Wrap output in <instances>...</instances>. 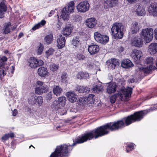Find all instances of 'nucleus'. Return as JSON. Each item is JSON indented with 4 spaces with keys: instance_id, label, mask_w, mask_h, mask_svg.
Returning <instances> with one entry per match:
<instances>
[{
    "instance_id": "obj_63",
    "label": "nucleus",
    "mask_w": 157,
    "mask_h": 157,
    "mask_svg": "<svg viewBox=\"0 0 157 157\" xmlns=\"http://www.w3.org/2000/svg\"><path fill=\"white\" fill-rule=\"evenodd\" d=\"M154 33L156 39L157 40V29H156L154 30Z\"/></svg>"
},
{
    "instance_id": "obj_56",
    "label": "nucleus",
    "mask_w": 157,
    "mask_h": 157,
    "mask_svg": "<svg viewBox=\"0 0 157 157\" xmlns=\"http://www.w3.org/2000/svg\"><path fill=\"white\" fill-rule=\"evenodd\" d=\"M110 101L112 103H114L116 101V96L113 95L111 96L110 98Z\"/></svg>"
},
{
    "instance_id": "obj_17",
    "label": "nucleus",
    "mask_w": 157,
    "mask_h": 157,
    "mask_svg": "<svg viewBox=\"0 0 157 157\" xmlns=\"http://www.w3.org/2000/svg\"><path fill=\"white\" fill-rule=\"evenodd\" d=\"M117 85L114 82L109 83L106 88L107 92L109 94L114 93L116 90Z\"/></svg>"
},
{
    "instance_id": "obj_46",
    "label": "nucleus",
    "mask_w": 157,
    "mask_h": 157,
    "mask_svg": "<svg viewBox=\"0 0 157 157\" xmlns=\"http://www.w3.org/2000/svg\"><path fill=\"white\" fill-rule=\"evenodd\" d=\"M50 70L54 72L57 71L59 68V66L58 65L53 63L50 65Z\"/></svg>"
},
{
    "instance_id": "obj_47",
    "label": "nucleus",
    "mask_w": 157,
    "mask_h": 157,
    "mask_svg": "<svg viewBox=\"0 0 157 157\" xmlns=\"http://www.w3.org/2000/svg\"><path fill=\"white\" fill-rule=\"evenodd\" d=\"M67 75L65 73H63L61 76V81L64 83H66L67 82Z\"/></svg>"
},
{
    "instance_id": "obj_35",
    "label": "nucleus",
    "mask_w": 157,
    "mask_h": 157,
    "mask_svg": "<svg viewBox=\"0 0 157 157\" xmlns=\"http://www.w3.org/2000/svg\"><path fill=\"white\" fill-rule=\"evenodd\" d=\"M77 102L78 105H80L81 107H86V105L87 104L85 97L79 98Z\"/></svg>"
},
{
    "instance_id": "obj_42",
    "label": "nucleus",
    "mask_w": 157,
    "mask_h": 157,
    "mask_svg": "<svg viewBox=\"0 0 157 157\" xmlns=\"http://www.w3.org/2000/svg\"><path fill=\"white\" fill-rule=\"evenodd\" d=\"M135 144L133 143H131L126 144V149L127 152H129L134 149Z\"/></svg>"
},
{
    "instance_id": "obj_38",
    "label": "nucleus",
    "mask_w": 157,
    "mask_h": 157,
    "mask_svg": "<svg viewBox=\"0 0 157 157\" xmlns=\"http://www.w3.org/2000/svg\"><path fill=\"white\" fill-rule=\"evenodd\" d=\"M36 96L35 94L30 96L28 99V101L29 104L32 105L36 104Z\"/></svg>"
},
{
    "instance_id": "obj_13",
    "label": "nucleus",
    "mask_w": 157,
    "mask_h": 157,
    "mask_svg": "<svg viewBox=\"0 0 157 157\" xmlns=\"http://www.w3.org/2000/svg\"><path fill=\"white\" fill-rule=\"evenodd\" d=\"M148 52L151 55H154L157 52V43H151L148 47Z\"/></svg>"
},
{
    "instance_id": "obj_29",
    "label": "nucleus",
    "mask_w": 157,
    "mask_h": 157,
    "mask_svg": "<svg viewBox=\"0 0 157 157\" xmlns=\"http://www.w3.org/2000/svg\"><path fill=\"white\" fill-rule=\"evenodd\" d=\"M139 71H140L142 72H144L145 73H149L150 71L152 70V66L149 65L147 67H143L140 66L138 67Z\"/></svg>"
},
{
    "instance_id": "obj_44",
    "label": "nucleus",
    "mask_w": 157,
    "mask_h": 157,
    "mask_svg": "<svg viewBox=\"0 0 157 157\" xmlns=\"http://www.w3.org/2000/svg\"><path fill=\"white\" fill-rule=\"evenodd\" d=\"M36 104L40 106L43 103V98L42 96H40L38 97L36 96L35 100Z\"/></svg>"
},
{
    "instance_id": "obj_51",
    "label": "nucleus",
    "mask_w": 157,
    "mask_h": 157,
    "mask_svg": "<svg viewBox=\"0 0 157 157\" xmlns=\"http://www.w3.org/2000/svg\"><path fill=\"white\" fill-rule=\"evenodd\" d=\"M54 52V49L52 48H49L48 50L46 52V54L47 57H48L52 55Z\"/></svg>"
},
{
    "instance_id": "obj_11",
    "label": "nucleus",
    "mask_w": 157,
    "mask_h": 157,
    "mask_svg": "<svg viewBox=\"0 0 157 157\" xmlns=\"http://www.w3.org/2000/svg\"><path fill=\"white\" fill-rule=\"evenodd\" d=\"M139 29L140 26L138 22H134L131 25L129 33L130 34H133L134 33H136L139 31Z\"/></svg>"
},
{
    "instance_id": "obj_27",
    "label": "nucleus",
    "mask_w": 157,
    "mask_h": 157,
    "mask_svg": "<svg viewBox=\"0 0 157 157\" xmlns=\"http://www.w3.org/2000/svg\"><path fill=\"white\" fill-rule=\"evenodd\" d=\"M62 88L59 86H55L53 88V93L54 95L58 96H59L63 92Z\"/></svg>"
},
{
    "instance_id": "obj_9",
    "label": "nucleus",
    "mask_w": 157,
    "mask_h": 157,
    "mask_svg": "<svg viewBox=\"0 0 157 157\" xmlns=\"http://www.w3.org/2000/svg\"><path fill=\"white\" fill-rule=\"evenodd\" d=\"M131 56L136 62L138 63L140 58L142 57V53L140 51L135 49L132 51Z\"/></svg>"
},
{
    "instance_id": "obj_43",
    "label": "nucleus",
    "mask_w": 157,
    "mask_h": 157,
    "mask_svg": "<svg viewBox=\"0 0 157 157\" xmlns=\"http://www.w3.org/2000/svg\"><path fill=\"white\" fill-rule=\"evenodd\" d=\"M109 38L108 36L105 35H102L101 38V41L100 43L103 44H105L108 42Z\"/></svg>"
},
{
    "instance_id": "obj_34",
    "label": "nucleus",
    "mask_w": 157,
    "mask_h": 157,
    "mask_svg": "<svg viewBox=\"0 0 157 157\" xmlns=\"http://www.w3.org/2000/svg\"><path fill=\"white\" fill-rule=\"evenodd\" d=\"M76 76L78 79H87L89 77V75L88 73L80 72L78 73Z\"/></svg>"
},
{
    "instance_id": "obj_60",
    "label": "nucleus",
    "mask_w": 157,
    "mask_h": 157,
    "mask_svg": "<svg viewBox=\"0 0 157 157\" xmlns=\"http://www.w3.org/2000/svg\"><path fill=\"white\" fill-rule=\"evenodd\" d=\"M118 50L120 52H121L124 50V48L122 47H120L118 48Z\"/></svg>"
},
{
    "instance_id": "obj_25",
    "label": "nucleus",
    "mask_w": 157,
    "mask_h": 157,
    "mask_svg": "<svg viewBox=\"0 0 157 157\" xmlns=\"http://www.w3.org/2000/svg\"><path fill=\"white\" fill-rule=\"evenodd\" d=\"M103 90V87L101 83L99 82L94 86L92 90L94 92L98 93L102 91Z\"/></svg>"
},
{
    "instance_id": "obj_54",
    "label": "nucleus",
    "mask_w": 157,
    "mask_h": 157,
    "mask_svg": "<svg viewBox=\"0 0 157 157\" xmlns=\"http://www.w3.org/2000/svg\"><path fill=\"white\" fill-rule=\"evenodd\" d=\"M52 98V93L51 92H49L46 95V99L50 100Z\"/></svg>"
},
{
    "instance_id": "obj_4",
    "label": "nucleus",
    "mask_w": 157,
    "mask_h": 157,
    "mask_svg": "<svg viewBox=\"0 0 157 157\" xmlns=\"http://www.w3.org/2000/svg\"><path fill=\"white\" fill-rule=\"evenodd\" d=\"M132 88L128 87L126 89H122L121 92L118 93L117 96L119 97L122 101L128 100V99L131 97L132 92Z\"/></svg>"
},
{
    "instance_id": "obj_31",
    "label": "nucleus",
    "mask_w": 157,
    "mask_h": 157,
    "mask_svg": "<svg viewBox=\"0 0 157 157\" xmlns=\"http://www.w3.org/2000/svg\"><path fill=\"white\" fill-rule=\"evenodd\" d=\"M14 137V135L13 132L5 134L1 138L2 140L6 141L8 140L10 137L13 138Z\"/></svg>"
},
{
    "instance_id": "obj_26",
    "label": "nucleus",
    "mask_w": 157,
    "mask_h": 157,
    "mask_svg": "<svg viewBox=\"0 0 157 157\" xmlns=\"http://www.w3.org/2000/svg\"><path fill=\"white\" fill-rule=\"evenodd\" d=\"M38 73L41 77H44L48 73L47 68L43 67H41L38 69Z\"/></svg>"
},
{
    "instance_id": "obj_41",
    "label": "nucleus",
    "mask_w": 157,
    "mask_h": 157,
    "mask_svg": "<svg viewBox=\"0 0 157 157\" xmlns=\"http://www.w3.org/2000/svg\"><path fill=\"white\" fill-rule=\"evenodd\" d=\"M102 35L100 33L96 32L94 33V37L95 40L98 42L99 43L101 41V38Z\"/></svg>"
},
{
    "instance_id": "obj_8",
    "label": "nucleus",
    "mask_w": 157,
    "mask_h": 157,
    "mask_svg": "<svg viewBox=\"0 0 157 157\" xmlns=\"http://www.w3.org/2000/svg\"><path fill=\"white\" fill-rule=\"evenodd\" d=\"M148 11L150 15L157 17V3L151 2L148 7Z\"/></svg>"
},
{
    "instance_id": "obj_33",
    "label": "nucleus",
    "mask_w": 157,
    "mask_h": 157,
    "mask_svg": "<svg viewBox=\"0 0 157 157\" xmlns=\"http://www.w3.org/2000/svg\"><path fill=\"white\" fill-rule=\"evenodd\" d=\"M11 26V24L9 22L6 23L4 24L3 30L4 33L5 34L9 33L10 32V28Z\"/></svg>"
},
{
    "instance_id": "obj_15",
    "label": "nucleus",
    "mask_w": 157,
    "mask_h": 157,
    "mask_svg": "<svg viewBox=\"0 0 157 157\" xmlns=\"http://www.w3.org/2000/svg\"><path fill=\"white\" fill-rule=\"evenodd\" d=\"M86 26L89 28H94L97 23V21L94 18H90L87 19L86 21Z\"/></svg>"
},
{
    "instance_id": "obj_20",
    "label": "nucleus",
    "mask_w": 157,
    "mask_h": 157,
    "mask_svg": "<svg viewBox=\"0 0 157 157\" xmlns=\"http://www.w3.org/2000/svg\"><path fill=\"white\" fill-rule=\"evenodd\" d=\"M121 65L123 68H126L133 67V64L130 60L125 59L123 60Z\"/></svg>"
},
{
    "instance_id": "obj_53",
    "label": "nucleus",
    "mask_w": 157,
    "mask_h": 157,
    "mask_svg": "<svg viewBox=\"0 0 157 157\" xmlns=\"http://www.w3.org/2000/svg\"><path fill=\"white\" fill-rule=\"evenodd\" d=\"M7 58L5 56H2L0 59V61L1 63L0 65H4L3 64L4 62H6L7 61Z\"/></svg>"
},
{
    "instance_id": "obj_1",
    "label": "nucleus",
    "mask_w": 157,
    "mask_h": 157,
    "mask_svg": "<svg viewBox=\"0 0 157 157\" xmlns=\"http://www.w3.org/2000/svg\"><path fill=\"white\" fill-rule=\"evenodd\" d=\"M109 131H114V122L107 123L84 133L74 140L71 145L64 144L57 146L55 151L51 153L49 157H67L68 154L73 149V146L107 135L109 133Z\"/></svg>"
},
{
    "instance_id": "obj_7",
    "label": "nucleus",
    "mask_w": 157,
    "mask_h": 157,
    "mask_svg": "<svg viewBox=\"0 0 157 157\" xmlns=\"http://www.w3.org/2000/svg\"><path fill=\"white\" fill-rule=\"evenodd\" d=\"M29 66L32 68H36L38 66H41L44 64L43 61L38 59L34 57H31L28 61Z\"/></svg>"
},
{
    "instance_id": "obj_58",
    "label": "nucleus",
    "mask_w": 157,
    "mask_h": 157,
    "mask_svg": "<svg viewBox=\"0 0 157 157\" xmlns=\"http://www.w3.org/2000/svg\"><path fill=\"white\" fill-rule=\"evenodd\" d=\"M12 111H13V116H16L17 113V109H14L13 111L12 110Z\"/></svg>"
},
{
    "instance_id": "obj_61",
    "label": "nucleus",
    "mask_w": 157,
    "mask_h": 157,
    "mask_svg": "<svg viewBox=\"0 0 157 157\" xmlns=\"http://www.w3.org/2000/svg\"><path fill=\"white\" fill-rule=\"evenodd\" d=\"M78 111L77 109H71L70 111L71 112L76 113Z\"/></svg>"
},
{
    "instance_id": "obj_19",
    "label": "nucleus",
    "mask_w": 157,
    "mask_h": 157,
    "mask_svg": "<svg viewBox=\"0 0 157 157\" xmlns=\"http://www.w3.org/2000/svg\"><path fill=\"white\" fill-rule=\"evenodd\" d=\"M65 38L61 35L59 36V37L57 39V47L59 49L63 48L65 46Z\"/></svg>"
},
{
    "instance_id": "obj_48",
    "label": "nucleus",
    "mask_w": 157,
    "mask_h": 157,
    "mask_svg": "<svg viewBox=\"0 0 157 157\" xmlns=\"http://www.w3.org/2000/svg\"><path fill=\"white\" fill-rule=\"evenodd\" d=\"M44 49V46L43 44L40 43V45L38 47L37 54H41L43 52Z\"/></svg>"
},
{
    "instance_id": "obj_6",
    "label": "nucleus",
    "mask_w": 157,
    "mask_h": 157,
    "mask_svg": "<svg viewBox=\"0 0 157 157\" xmlns=\"http://www.w3.org/2000/svg\"><path fill=\"white\" fill-rule=\"evenodd\" d=\"M90 6L88 1H84L78 4L77 6V9L78 12L84 13L89 10Z\"/></svg>"
},
{
    "instance_id": "obj_64",
    "label": "nucleus",
    "mask_w": 157,
    "mask_h": 157,
    "mask_svg": "<svg viewBox=\"0 0 157 157\" xmlns=\"http://www.w3.org/2000/svg\"><path fill=\"white\" fill-rule=\"evenodd\" d=\"M55 13V11L52 10L49 13V17H50L51 16L52 14H54Z\"/></svg>"
},
{
    "instance_id": "obj_50",
    "label": "nucleus",
    "mask_w": 157,
    "mask_h": 157,
    "mask_svg": "<svg viewBox=\"0 0 157 157\" xmlns=\"http://www.w3.org/2000/svg\"><path fill=\"white\" fill-rule=\"evenodd\" d=\"M77 59L80 61L85 60L86 57L85 56L82 54H78L76 55Z\"/></svg>"
},
{
    "instance_id": "obj_30",
    "label": "nucleus",
    "mask_w": 157,
    "mask_h": 157,
    "mask_svg": "<svg viewBox=\"0 0 157 157\" xmlns=\"http://www.w3.org/2000/svg\"><path fill=\"white\" fill-rule=\"evenodd\" d=\"M136 12L138 15L143 16L145 15L146 12L144 9L143 6H138L137 8Z\"/></svg>"
},
{
    "instance_id": "obj_57",
    "label": "nucleus",
    "mask_w": 157,
    "mask_h": 157,
    "mask_svg": "<svg viewBox=\"0 0 157 157\" xmlns=\"http://www.w3.org/2000/svg\"><path fill=\"white\" fill-rule=\"evenodd\" d=\"M9 98L8 101H11L13 99V96L12 92L10 91H9Z\"/></svg>"
},
{
    "instance_id": "obj_32",
    "label": "nucleus",
    "mask_w": 157,
    "mask_h": 157,
    "mask_svg": "<svg viewBox=\"0 0 157 157\" xmlns=\"http://www.w3.org/2000/svg\"><path fill=\"white\" fill-rule=\"evenodd\" d=\"M44 40L46 43L48 44L51 43L53 40V34L51 33L47 35L44 38Z\"/></svg>"
},
{
    "instance_id": "obj_14",
    "label": "nucleus",
    "mask_w": 157,
    "mask_h": 157,
    "mask_svg": "<svg viewBox=\"0 0 157 157\" xmlns=\"http://www.w3.org/2000/svg\"><path fill=\"white\" fill-rule=\"evenodd\" d=\"M99 48L98 46L96 44H92L89 46L88 50L90 55H94L99 51Z\"/></svg>"
},
{
    "instance_id": "obj_49",
    "label": "nucleus",
    "mask_w": 157,
    "mask_h": 157,
    "mask_svg": "<svg viewBox=\"0 0 157 157\" xmlns=\"http://www.w3.org/2000/svg\"><path fill=\"white\" fill-rule=\"evenodd\" d=\"M72 44L75 47H78L80 46V44L78 40L76 39H73L72 41Z\"/></svg>"
},
{
    "instance_id": "obj_28",
    "label": "nucleus",
    "mask_w": 157,
    "mask_h": 157,
    "mask_svg": "<svg viewBox=\"0 0 157 157\" xmlns=\"http://www.w3.org/2000/svg\"><path fill=\"white\" fill-rule=\"evenodd\" d=\"M94 95L92 94H90L88 97H85L87 105H92L94 104L95 99L94 98Z\"/></svg>"
},
{
    "instance_id": "obj_10",
    "label": "nucleus",
    "mask_w": 157,
    "mask_h": 157,
    "mask_svg": "<svg viewBox=\"0 0 157 157\" xmlns=\"http://www.w3.org/2000/svg\"><path fill=\"white\" fill-rule=\"evenodd\" d=\"M66 96L68 100L71 103L75 102L78 98V95L76 93L72 91H69L67 92Z\"/></svg>"
},
{
    "instance_id": "obj_12",
    "label": "nucleus",
    "mask_w": 157,
    "mask_h": 157,
    "mask_svg": "<svg viewBox=\"0 0 157 157\" xmlns=\"http://www.w3.org/2000/svg\"><path fill=\"white\" fill-rule=\"evenodd\" d=\"M106 63L108 68L110 69H114L115 67L119 65V62L116 59H111L110 60L107 61Z\"/></svg>"
},
{
    "instance_id": "obj_3",
    "label": "nucleus",
    "mask_w": 157,
    "mask_h": 157,
    "mask_svg": "<svg viewBox=\"0 0 157 157\" xmlns=\"http://www.w3.org/2000/svg\"><path fill=\"white\" fill-rule=\"evenodd\" d=\"M153 29L148 28L142 30L140 32L142 38L144 39L147 43L151 41L153 38Z\"/></svg>"
},
{
    "instance_id": "obj_24",
    "label": "nucleus",
    "mask_w": 157,
    "mask_h": 157,
    "mask_svg": "<svg viewBox=\"0 0 157 157\" xmlns=\"http://www.w3.org/2000/svg\"><path fill=\"white\" fill-rule=\"evenodd\" d=\"M8 66L5 65H0V78H3L6 74V71L8 69Z\"/></svg>"
},
{
    "instance_id": "obj_37",
    "label": "nucleus",
    "mask_w": 157,
    "mask_h": 157,
    "mask_svg": "<svg viewBox=\"0 0 157 157\" xmlns=\"http://www.w3.org/2000/svg\"><path fill=\"white\" fill-rule=\"evenodd\" d=\"M46 22L45 21L42 20L41 21L36 25L32 28V29L33 30H35L36 29H39L40 27H42L44 25L46 24Z\"/></svg>"
},
{
    "instance_id": "obj_21",
    "label": "nucleus",
    "mask_w": 157,
    "mask_h": 157,
    "mask_svg": "<svg viewBox=\"0 0 157 157\" xmlns=\"http://www.w3.org/2000/svg\"><path fill=\"white\" fill-rule=\"evenodd\" d=\"M6 10L7 6L6 3L4 1H2L0 4V18L3 17Z\"/></svg>"
},
{
    "instance_id": "obj_18",
    "label": "nucleus",
    "mask_w": 157,
    "mask_h": 157,
    "mask_svg": "<svg viewBox=\"0 0 157 157\" xmlns=\"http://www.w3.org/2000/svg\"><path fill=\"white\" fill-rule=\"evenodd\" d=\"M117 0H105L104 3V7L107 9L112 7L117 4Z\"/></svg>"
},
{
    "instance_id": "obj_5",
    "label": "nucleus",
    "mask_w": 157,
    "mask_h": 157,
    "mask_svg": "<svg viewBox=\"0 0 157 157\" xmlns=\"http://www.w3.org/2000/svg\"><path fill=\"white\" fill-rule=\"evenodd\" d=\"M37 85L39 86L35 88V93L36 94L40 95L43 93H46L48 90L49 88L48 86L44 83L43 82L38 81L36 82Z\"/></svg>"
},
{
    "instance_id": "obj_52",
    "label": "nucleus",
    "mask_w": 157,
    "mask_h": 157,
    "mask_svg": "<svg viewBox=\"0 0 157 157\" xmlns=\"http://www.w3.org/2000/svg\"><path fill=\"white\" fill-rule=\"evenodd\" d=\"M52 107H56L57 108H59L61 107V106H59V102L57 101H53V104L52 105Z\"/></svg>"
},
{
    "instance_id": "obj_45",
    "label": "nucleus",
    "mask_w": 157,
    "mask_h": 157,
    "mask_svg": "<svg viewBox=\"0 0 157 157\" xmlns=\"http://www.w3.org/2000/svg\"><path fill=\"white\" fill-rule=\"evenodd\" d=\"M153 59L152 57H147L144 61L145 63L149 64V65H151L153 64Z\"/></svg>"
},
{
    "instance_id": "obj_62",
    "label": "nucleus",
    "mask_w": 157,
    "mask_h": 157,
    "mask_svg": "<svg viewBox=\"0 0 157 157\" xmlns=\"http://www.w3.org/2000/svg\"><path fill=\"white\" fill-rule=\"evenodd\" d=\"M135 82V79L133 78H131L129 79L128 80V82L129 83H132Z\"/></svg>"
},
{
    "instance_id": "obj_40",
    "label": "nucleus",
    "mask_w": 157,
    "mask_h": 157,
    "mask_svg": "<svg viewBox=\"0 0 157 157\" xmlns=\"http://www.w3.org/2000/svg\"><path fill=\"white\" fill-rule=\"evenodd\" d=\"M70 13L74 12V3L73 2L71 1L68 4V7L67 8Z\"/></svg>"
},
{
    "instance_id": "obj_2",
    "label": "nucleus",
    "mask_w": 157,
    "mask_h": 157,
    "mask_svg": "<svg viewBox=\"0 0 157 157\" xmlns=\"http://www.w3.org/2000/svg\"><path fill=\"white\" fill-rule=\"evenodd\" d=\"M111 31L112 36L115 39H119L123 37L125 28L122 24L115 23L113 24Z\"/></svg>"
},
{
    "instance_id": "obj_39",
    "label": "nucleus",
    "mask_w": 157,
    "mask_h": 157,
    "mask_svg": "<svg viewBox=\"0 0 157 157\" xmlns=\"http://www.w3.org/2000/svg\"><path fill=\"white\" fill-rule=\"evenodd\" d=\"M66 101V98L63 96L59 97L58 101L59 102V105H61V107H63L65 105Z\"/></svg>"
},
{
    "instance_id": "obj_36",
    "label": "nucleus",
    "mask_w": 157,
    "mask_h": 157,
    "mask_svg": "<svg viewBox=\"0 0 157 157\" xmlns=\"http://www.w3.org/2000/svg\"><path fill=\"white\" fill-rule=\"evenodd\" d=\"M71 27L66 26L63 29L62 33L66 36L69 35L71 33Z\"/></svg>"
},
{
    "instance_id": "obj_16",
    "label": "nucleus",
    "mask_w": 157,
    "mask_h": 157,
    "mask_svg": "<svg viewBox=\"0 0 157 157\" xmlns=\"http://www.w3.org/2000/svg\"><path fill=\"white\" fill-rule=\"evenodd\" d=\"M143 39L142 38L137 37L134 38L132 41V45L138 47H141L143 45Z\"/></svg>"
},
{
    "instance_id": "obj_55",
    "label": "nucleus",
    "mask_w": 157,
    "mask_h": 157,
    "mask_svg": "<svg viewBox=\"0 0 157 157\" xmlns=\"http://www.w3.org/2000/svg\"><path fill=\"white\" fill-rule=\"evenodd\" d=\"M33 109H29L28 112L29 115H31L32 114H33L34 113H36V111L33 110Z\"/></svg>"
},
{
    "instance_id": "obj_22",
    "label": "nucleus",
    "mask_w": 157,
    "mask_h": 157,
    "mask_svg": "<svg viewBox=\"0 0 157 157\" xmlns=\"http://www.w3.org/2000/svg\"><path fill=\"white\" fill-rule=\"evenodd\" d=\"M69 14L70 13L67 11V8L65 7L62 11L60 17L63 20H67L69 18Z\"/></svg>"
},
{
    "instance_id": "obj_59",
    "label": "nucleus",
    "mask_w": 157,
    "mask_h": 157,
    "mask_svg": "<svg viewBox=\"0 0 157 157\" xmlns=\"http://www.w3.org/2000/svg\"><path fill=\"white\" fill-rule=\"evenodd\" d=\"M15 140H13L11 143V145L12 147H14L16 145V144L15 142Z\"/></svg>"
},
{
    "instance_id": "obj_23",
    "label": "nucleus",
    "mask_w": 157,
    "mask_h": 157,
    "mask_svg": "<svg viewBox=\"0 0 157 157\" xmlns=\"http://www.w3.org/2000/svg\"><path fill=\"white\" fill-rule=\"evenodd\" d=\"M76 90L79 93H88L90 90V88L87 86H78L76 88Z\"/></svg>"
}]
</instances>
